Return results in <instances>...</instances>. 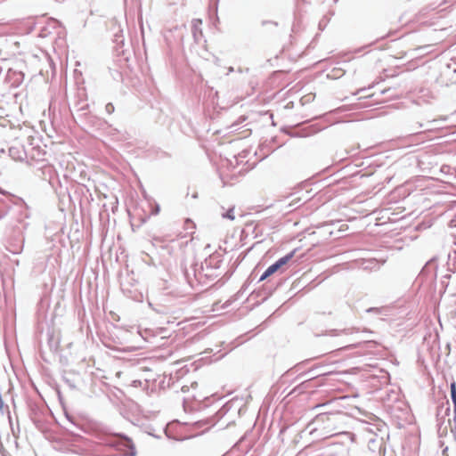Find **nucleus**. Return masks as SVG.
Segmentation results:
<instances>
[{
	"instance_id": "f257e3e1",
	"label": "nucleus",
	"mask_w": 456,
	"mask_h": 456,
	"mask_svg": "<svg viewBox=\"0 0 456 456\" xmlns=\"http://www.w3.org/2000/svg\"><path fill=\"white\" fill-rule=\"evenodd\" d=\"M295 255V250L291 251L285 256L280 258L273 265H270L265 272L260 277V281H265L269 276L273 275L275 272H277L282 265H286Z\"/></svg>"
},
{
	"instance_id": "f03ea898",
	"label": "nucleus",
	"mask_w": 456,
	"mask_h": 456,
	"mask_svg": "<svg viewBox=\"0 0 456 456\" xmlns=\"http://www.w3.org/2000/svg\"><path fill=\"white\" fill-rule=\"evenodd\" d=\"M451 395L456 411V384L452 382L451 384Z\"/></svg>"
},
{
	"instance_id": "7ed1b4c3",
	"label": "nucleus",
	"mask_w": 456,
	"mask_h": 456,
	"mask_svg": "<svg viewBox=\"0 0 456 456\" xmlns=\"http://www.w3.org/2000/svg\"><path fill=\"white\" fill-rule=\"evenodd\" d=\"M185 227H186V229H194L195 228V224H194V223L191 220L187 219L185 221Z\"/></svg>"
},
{
	"instance_id": "20e7f679",
	"label": "nucleus",
	"mask_w": 456,
	"mask_h": 456,
	"mask_svg": "<svg viewBox=\"0 0 456 456\" xmlns=\"http://www.w3.org/2000/svg\"><path fill=\"white\" fill-rule=\"evenodd\" d=\"M332 73H333V75H332L333 77H339V76H341L344 72H343V70H342L341 69H334L332 70Z\"/></svg>"
}]
</instances>
